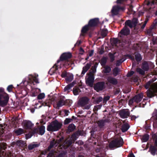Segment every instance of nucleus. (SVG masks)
Returning <instances> with one entry per match:
<instances>
[{"mask_svg": "<svg viewBox=\"0 0 157 157\" xmlns=\"http://www.w3.org/2000/svg\"><path fill=\"white\" fill-rule=\"evenodd\" d=\"M72 57V54L70 52H65L63 53L59 57V59H58L57 61V63H58L60 61L63 62L65 60H68Z\"/></svg>", "mask_w": 157, "mask_h": 157, "instance_id": "7", "label": "nucleus"}, {"mask_svg": "<svg viewBox=\"0 0 157 157\" xmlns=\"http://www.w3.org/2000/svg\"><path fill=\"white\" fill-rule=\"evenodd\" d=\"M99 20H89L87 25L90 27H95L97 25Z\"/></svg>", "mask_w": 157, "mask_h": 157, "instance_id": "26", "label": "nucleus"}, {"mask_svg": "<svg viewBox=\"0 0 157 157\" xmlns=\"http://www.w3.org/2000/svg\"><path fill=\"white\" fill-rule=\"evenodd\" d=\"M120 71V69L118 67H114L113 70V73L114 76H117Z\"/></svg>", "mask_w": 157, "mask_h": 157, "instance_id": "36", "label": "nucleus"}, {"mask_svg": "<svg viewBox=\"0 0 157 157\" xmlns=\"http://www.w3.org/2000/svg\"><path fill=\"white\" fill-rule=\"evenodd\" d=\"M128 0H117V5L113 6L111 10L110 17H114L115 16L119 17L125 10V2Z\"/></svg>", "mask_w": 157, "mask_h": 157, "instance_id": "1", "label": "nucleus"}, {"mask_svg": "<svg viewBox=\"0 0 157 157\" xmlns=\"http://www.w3.org/2000/svg\"><path fill=\"white\" fill-rule=\"evenodd\" d=\"M102 100V98L101 97H99L96 99L95 101L97 104H99V102L101 101Z\"/></svg>", "mask_w": 157, "mask_h": 157, "instance_id": "61", "label": "nucleus"}, {"mask_svg": "<svg viewBox=\"0 0 157 157\" xmlns=\"http://www.w3.org/2000/svg\"><path fill=\"white\" fill-rule=\"evenodd\" d=\"M107 61V59L106 57L103 56L101 58L100 63L102 67L105 66H106V64Z\"/></svg>", "mask_w": 157, "mask_h": 157, "instance_id": "38", "label": "nucleus"}, {"mask_svg": "<svg viewBox=\"0 0 157 157\" xmlns=\"http://www.w3.org/2000/svg\"><path fill=\"white\" fill-rule=\"evenodd\" d=\"M24 132L23 129L21 128H19L18 129L14 131V132L17 135H19L22 134Z\"/></svg>", "mask_w": 157, "mask_h": 157, "instance_id": "42", "label": "nucleus"}, {"mask_svg": "<svg viewBox=\"0 0 157 157\" xmlns=\"http://www.w3.org/2000/svg\"><path fill=\"white\" fill-rule=\"evenodd\" d=\"M137 103V94L130 99L128 101V105H134L135 103Z\"/></svg>", "mask_w": 157, "mask_h": 157, "instance_id": "21", "label": "nucleus"}, {"mask_svg": "<svg viewBox=\"0 0 157 157\" xmlns=\"http://www.w3.org/2000/svg\"><path fill=\"white\" fill-rule=\"evenodd\" d=\"M33 124L30 121H26L24 122V126L26 129H31L33 127Z\"/></svg>", "mask_w": 157, "mask_h": 157, "instance_id": "20", "label": "nucleus"}, {"mask_svg": "<svg viewBox=\"0 0 157 157\" xmlns=\"http://www.w3.org/2000/svg\"><path fill=\"white\" fill-rule=\"evenodd\" d=\"M96 67L95 66H93L91 68V70H92V72L93 74V73H95L96 72Z\"/></svg>", "mask_w": 157, "mask_h": 157, "instance_id": "64", "label": "nucleus"}, {"mask_svg": "<svg viewBox=\"0 0 157 157\" xmlns=\"http://www.w3.org/2000/svg\"><path fill=\"white\" fill-rule=\"evenodd\" d=\"M45 126L42 125L39 128V134L41 135H43L45 132Z\"/></svg>", "mask_w": 157, "mask_h": 157, "instance_id": "39", "label": "nucleus"}, {"mask_svg": "<svg viewBox=\"0 0 157 157\" xmlns=\"http://www.w3.org/2000/svg\"><path fill=\"white\" fill-rule=\"evenodd\" d=\"M76 128V126L73 123L71 124L68 125L67 128L66 130V132L67 134H70L71 132H73Z\"/></svg>", "mask_w": 157, "mask_h": 157, "instance_id": "18", "label": "nucleus"}, {"mask_svg": "<svg viewBox=\"0 0 157 157\" xmlns=\"http://www.w3.org/2000/svg\"><path fill=\"white\" fill-rule=\"evenodd\" d=\"M29 80L30 82H33V81H34L36 83H39V82L38 81V79L36 77H33L32 76V78H29Z\"/></svg>", "mask_w": 157, "mask_h": 157, "instance_id": "46", "label": "nucleus"}, {"mask_svg": "<svg viewBox=\"0 0 157 157\" xmlns=\"http://www.w3.org/2000/svg\"><path fill=\"white\" fill-rule=\"evenodd\" d=\"M126 59L124 56V57L117 60V62H119L120 64H121L122 62H124Z\"/></svg>", "mask_w": 157, "mask_h": 157, "instance_id": "63", "label": "nucleus"}, {"mask_svg": "<svg viewBox=\"0 0 157 157\" xmlns=\"http://www.w3.org/2000/svg\"><path fill=\"white\" fill-rule=\"evenodd\" d=\"M72 121V119L71 118H67L64 120L63 124L64 125H66L68 124Z\"/></svg>", "mask_w": 157, "mask_h": 157, "instance_id": "48", "label": "nucleus"}, {"mask_svg": "<svg viewBox=\"0 0 157 157\" xmlns=\"http://www.w3.org/2000/svg\"><path fill=\"white\" fill-rule=\"evenodd\" d=\"M149 138V136L148 134H146L143 136V140L144 142H146L148 140Z\"/></svg>", "mask_w": 157, "mask_h": 157, "instance_id": "50", "label": "nucleus"}, {"mask_svg": "<svg viewBox=\"0 0 157 157\" xmlns=\"http://www.w3.org/2000/svg\"><path fill=\"white\" fill-rule=\"evenodd\" d=\"M132 21L131 20H126L124 26H128L131 28H134L135 29L137 24V20H135V21H133V20Z\"/></svg>", "mask_w": 157, "mask_h": 157, "instance_id": "11", "label": "nucleus"}, {"mask_svg": "<svg viewBox=\"0 0 157 157\" xmlns=\"http://www.w3.org/2000/svg\"><path fill=\"white\" fill-rule=\"evenodd\" d=\"M107 32L106 30H103L101 33V35L103 38L105 37L107 35Z\"/></svg>", "mask_w": 157, "mask_h": 157, "instance_id": "53", "label": "nucleus"}, {"mask_svg": "<svg viewBox=\"0 0 157 157\" xmlns=\"http://www.w3.org/2000/svg\"><path fill=\"white\" fill-rule=\"evenodd\" d=\"M124 144L122 138L120 136L111 141L109 144V147L110 149L118 148L122 146Z\"/></svg>", "mask_w": 157, "mask_h": 157, "instance_id": "3", "label": "nucleus"}, {"mask_svg": "<svg viewBox=\"0 0 157 157\" xmlns=\"http://www.w3.org/2000/svg\"><path fill=\"white\" fill-rule=\"evenodd\" d=\"M64 63H63V66L65 67H66L69 66L71 63V62L69 61L68 60H67L64 61Z\"/></svg>", "mask_w": 157, "mask_h": 157, "instance_id": "45", "label": "nucleus"}, {"mask_svg": "<svg viewBox=\"0 0 157 157\" xmlns=\"http://www.w3.org/2000/svg\"><path fill=\"white\" fill-rule=\"evenodd\" d=\"M57 139L56 140V142L57 143L58 145L59 144H62V145H63L64 142V138L63 136H61L59 137V136L57 137Z\"/></svg>", "mask_w": 157, "mask_h": 157, "instance_id": "32", "label": "nucleus"}, {"mask_svg": "<svg viewBox=\"0 0 157 157\" xmlns=\"http://www.w3.org/2000/svg\"><path fill=\"white\" fill-rule=\"evenodd\" d=\"M145 71H144L142 69L138 68V73H139V74L141 75H144L145 74Z\"/></svg>", "mask_w": 157, "mask_h": 157, "instance_id": "52", "label": "nucleus"}, {"mask_svg": "<svg viewBox=\"0 0 157 157\" xmlns=\"http://www.w3.org/2000/svg\"><path fill=\"white\" fill-rule=\"evenodd\" d=\"M119 40L117 38H113L111 40V42L112 44L116 46L118 43Z\"/></svg>", "mask_w": 157, "mask_h": 157, "instance_id": "41", "label": "nucleus"}, {"mask_svg": "<svg viewBox=\"0 0 157 157\" xmlns=\"http://www.w3.org/2000/svg\"><path fill=\"white\" fill-rule=\"evenodd\" d=\"M81 134V131L78 130L76 131L75 133H74L72 135V136L73 137H76L77 136H78L79 135H80Z\"/></svg>", "mask_w": 157, "mask_h": 157, "instance_id": "55", "label": "nucleus"}, {"mask_svg": "<svg viewBox=\"0 0 157 157\" xmlns=\"http://www.w3.org/2000/svg\"><path fill=\"white\" fill-rule=\"evenodd\" d=\"M73 79V75L72 74H68L65 79L67 83L71 82Z\"/></svg>", "mask_w": 157, "mask_h": 157, "instance_id": "33", "label": "nucleus"}, {"mask_svg": "<svg viewBox=\"0 0 157 157\" xmlns=\"http://www.w3.org/2000/svg\"><path fill=\"white\" fill-rule=\"evenodd\" d=\"M45 96V94L44 93H40L37 96V99L41 100L44 98Z\"/></svg>", "mask_w": 157, "mask_h": 157, "instance_id": "47", "label": "nucleus"}, {"mask_svg": "<svg viewBox=\"0 0 157 157\" xmlns=\"http://www.w3.org/2000/svg\"><path fill=\"white\" fill-rule=\"evenodd\" d=\"M156 93H157V90L153 88L148 89L146 92L147 95L149 98L156 96Z\"/></svg>", "mask_w": 157, "mask_h": 157, "instance_id": "12", "label": "nucleus"}, {"mask_svg": "<svg viewBox=\"0 0 157 157\" xmlns=\"http://www.w3.org/2000/svg\"><path fill=\"white\" fill-rule=\"evenodd\" d=\"M68 75V74L67 72H66V71H63L62 72L61 76V77L62 78H65L67 77Z\"/></svg>", "mask_w": 157, "mask_h": 157, "instance_id": "54", "label": "nucleus"}, {"mask_svg": "<svg viewBox=\"0 0 157 157\" xmlns=\"http://www.w3.org/2000/svg\"><path fill=\"white\" fill-rule=\"evenodd\" d=\"M9 99L8 94L6 93H0V106L4 107L7 104Z\"/></svg>", "mask_w": 157, "mask_h": 157, "instance_id": "5", "label": "nucleus"}, {"mask_svg": "<svg viewBox=\"0 0 157 157\" xmlns=\"http://www.w3.org/2000/svg\"><path fill=\"white\" fill-rule=\"evenodd\" d=\"M143 97L142 93L138 94V103L140 101Z\"/></svg>", "mask_w": 157, "mask_h": 157, "instance_id": "56", "label": "nucleus"}, {"mask_svg": "<svg viewBox=\"0 0 157 157\" xmlns=\"http://www.w3.org/2000/svg\"><path fill=\"white\" fill-rule=\"evenodd\" d=\"M6 147L5 143H0V157H9V155L5 152Z\"/></svg>", "mask_w": 157, "mask_h": 157, "instance_id": "8", "label": "nucleus"}, {"mask_svg": "<svg viewBox=\"0 0 157 157\" xmlns=\"http://www.w3.org/2000/svg\"><path fill=\"white\" fill-rule=\"evenodd\" d=\"M149 151L153 155H155L157 152V148L154 146L151 145L149 148Z\"/></svg>", "mask_w": 157, "mask_h": 157, "instance_id": "29", "label": "nucleus"}, {"mask_svg": "<svg viewBox=\"0 0 157 157\" xmlns=\"http://www.w3.org/2000/svg\"><path fill=\"white\" fill-rule=\"evenodd\" d=\"M136 72H137V66L135 68L133 63L131 71L128 72L126 75L128 77H131L130 79L131 82H137V75H136Z\"/></svg>", "mask_w": 157, "mask_h": 157, "instance_id": "4", "label": "nucleus"}, {"mask_svg": "<svg viewBox=\"0 0 157 157\" xmlns=\"http://www.w3.org/2000/svg\"><path fill=\"white\" fill-rule=\"evenodd\" d=\"M62 126V123L56 120L51 122L47 127V130L49 132L57 131L61 129Z\"/></svg>", "mask_w": 157, "mask_h": 157, "instance_id": "2", "label": "nucleus"}, {"mask_svg": "<svg viewBox=\"0 0 157 157\" xmlns=\"http://www.w3.org/2000/svg\"><path fill=\"white\" fill-rule=\"evenodd\" d=\"M89 29V27L88 25H86L83 27L81 30V35L82 36L85 35V34L86 33Z\"/></svg>", "mask_w": 157, "mask_h": 157, "instance_id": "30", "label": "nucleus"}, {"mask_svg": "<svg viewBox=\"0 0 157 157\" xmlns=\"http://www.w3.org/2000/svg\"><path fill=\"white\" fill-rule=\"evenodd\" d=\"M64 100L65 97L64 96H61L59 101L57 103V107L59 108L64 105Z\"/></svg>", "mask_w": 157, "mask_h": 157, "instance_id": "19", "label": "nucleus"}, {"mask_svg": "<svg viewBox=\"0 0 157 157\" xmlns=\"http://www.w3.org/2000/svg\"><path fill=\"white\" fill-rule=\"evenodd\" d=\"M72 103V101L71 100L69 99H66L64 100V105L68 106H70L71 105V104Z\"/></svg>", "mask_w": 157, "mask_h": 157, "instance_id": "40", "label": "nucleus"}, {"mask_svg": "<svg viewBox=\"0 0 157 157\" xmlns=\"http://www.w3.org/2000/svg\"><path fill=\"white\" fill-rule=\"evenodd\" d=\"M151 81H149L147 83H146L145 85V88L147 89H148L151 85Z\"/></svg>", "mask_w": 157, "mask_h": 157, "instance_id": "57", "label": "nucleus"}, {"mask_svg": "<svg viewBox=\"0 0 157 157\" xmlns=\"http://www.w3.org/2000/svg\"><path fill=\"white\" fill-rule=\"evenodd\" d=\"M38 132V129L37 128H34L30 132V133L32 135V136L34 135L35 134L37 133Z\"/></svg>", "mask_w": 157, "mask_h": 157, "instance_id": "49", "label": "nucleus"}, {"mask_svg": "<svg viewBox=\"0 0 157 157\" xmlns=\"http://www.w3.org/2000/svg\"><path fill=\"white\" fill-rule=\"evenodd\" d=\"M130 30L126 26H124L119 32L121 35L127 36L129 34Z\"/></svg>", "mask_w": 157, "mask_h": 157, "instance_id": "15", "label": "nucleus"}, {"mask_svg": "<svg viewBox=\"0 0 157 157\" xmlns=\"http://www.w3.org/2000/svg\"><path fill=\"white\" fill-rule=\"evenodd\" d=\"M72 144V141L71 140H69L65 141H64L63 143L64 144L63 145V147L64 148H66L70 146Z\"/></svg>", "mask_w": 157, "mask_h": 157, "instance_id": "28", "label": "nucleus"}, {"mask_svg": "<svg viewBox=\"0 0 157 157\" xmlns=\"http://www.w3.org/2000/svg\"><path fill=\"white\" fill-rule=\"evenodd\" d=\"M142 69L145 71H147L149 69V66L147 62L143 61L141 66Z\"/></svg>", "mask_w": 157, "mask_h": 157, "instance_id": "22", "label": "nucleus"}, {"mask_svg": "<svg viewBox=\"0 0 157 157\" xmlns=\"http://www.w3.org/2000/svg\"><path fill=\"white\" fill-rule=\"evenodd\" d=\"M156 4H157V0H148L146 3L147 5L148 6Z\"/></svg>", "mask_w": 157, "mask_h": 157, "instance_id": "34", "label": "nucleus"}, {"mask_svg": "<svg viewBox=\"0 0 157 157\" xmlns=\"http://www.w3.org/2000/svg\"><path fill=\"white\" fill-rule=\"evenodd\" d=\"M13 87L12 85H9L7 87V90L9 92H10L12 91L13 88Z\"/></svg>", "mask_w": 157, "mask_h": 157, "instance_id": "60", "label": "nucleus"}, {"mask_svg": "<svg viewBox=\"0 0 157 157\" xmlns=\"http://www.w3.org/2000/svg\"><path fill=\"white\" fill-rule=\"evenodd\" d=\"M135 54H133L131 55L130 54H126L124 55V57L126 58L127 57H128V58L132 60H134L135 58L134 55Z\"/></svg>", "mask_w": 157, "mask_h": 157, "instance_id": "43", "label": "nucleus"}, {"mask_svg": "<svg viewBox=\"0 0 157 157\" xmlns=\"http://www.w3.org/2000/svg\"><path fill=\"white\" fill-rule=\"evenodd\" d=\"M148 20H145L144 22H141L140 24H138V30L140 31H142L145 27L146 24Z\"/></svg>", "mask_w": 157, "mask_h": 157, "instance_id": "27", "label": "nucleus"}, {"mask_svg": "<svg viewBox=\"0 0 157 157\" xmlns=\"http://www.w3.org/2000/svg\"><path fill=\"white\" fill-rule=\"evenodd\" d=\"M39 145L40 144H31L28 145V148L29 150H32L35 148L38 147Z\"/></svg>", "mask_w": 157, "mask_h": 157, "instance_id": "35", "label": "nucleus"}, {"mask_svg": "<svg viewBox=\"0 0 157 157\" xmlns=\"http://www.w3.org/2000/svg\"><path fill=\"white\" fill-rule=\"evenodd\" d=\"M157 20L156 21H154L152 24L151 25L150 28L153 30L157 26Z\"/></svg>", "mask_w": 157, "mask_h": 157, "instance_id": "51", "label": "nucleus"}, {"mask_svg": "<svg viewBox=\"0 0 157 157\" xmlns=\"http://www.w3.org/2000/svg\"><path fill=\"white\" fill-rule=\"evenodd\" d=\"M110 98V97L109 96H105L103 100V103H105L106 101H108Z\"/></svg>", "mask_w": 157, "mask_h": 157, "instance_id": "59", "label": "nucleus"}, {"mask_svg": "<svg viewBox=\"0 0 157 157\" xmlns=\"http://www.w3.org/2000/svg\"><path fill=\"white\" fill-rule=\"evenodd\" d=\"M80 92H81V91L78 87H75L73 88V92L74 95H78Z\"/></svg>", "mask_w": 157, "mask_h": 157, "instance_id": "37", "label": "nucleus"}, {"mask_svg": "<svg viewBox=\"0 0 157 157\" xmlns=\"http://www.w3.org/2000/svg\"><path fill=\"white\" fill-rule=\"evenodd\" d=\"M152 29L150 28L149 29H148L147 31V33L150 36H151L153 35Z\"/></svg>", "mask_w": 157, "mask_h": 157, "instance_id": "58", "label": "nucleus"}, {"mask_svg": "<svg viewBox=\"0 0 157 157\" xmlns=\"http://www.w3.org/2000/svg\"><path fill=\"white\" fill-rule=\"evenodd\" d=\"M108 81L107 82H106V84L108 86L109 85H109H116L118 83V81L117 79L111 76H109L107 78Z\"/></svg>", "mask_w": 157, "mask_h": 157, "instance_id": "10", "label": "nucleus"}, {"mask_svg": "<svg viewBox=\"0 0 157 157\" xmlns=\"http://www.w3.org/2000/svg\"><path fill=\"white\" fill-rule=\"evenodd\" d=\"M58 70V66L57 65V63H56L50 70L49 71V73L51 75H52L53 74L56 73Z\"/></svg>", "mask_w": 157, "mask_h": 157, "instance_id": "25", "label": "nucleus"}, {"mask_svg": "<svg viewBox=\"0 0 157 157\" xmlns=\"http://www.w3.org/2000/svg\"><path fill=\"white\" fill-rule=\"evenodd\" d=\"M103 67L104 69L103 70V72L104 73H109L111 71V67L109 65H106Z\"/></svg>", "mask_w": 157, "mask_h": 157, "instance_id": "31", "label": "nucleus"}, {"mask_svg": "<svg viewBox=\"0 0 157 157\" xmlns=\"http://www.w3.org/2000/svg\"><path fill=\"white\" fill-rule=\"evenodd\" d=\"M153 116L154 117L155 119L157 120V109H155L153 113Z\"/></svg>", "mask_w": 157, "mask_h": 157, "instance_id": "62", "label": "nucleus"}, {"mask_svg": "<svg viewBox=\"0 0 157 157\" xmlns=\"http://www.w3.org/2000/svg\"><path fill=\"white\" fill-rule=\"evenodd\" d=\"M88 78L86 81V83L88 86L92 87L94 80V75L92 72H90L88 74Z\"/></svg>", "mask_w": 157, "mask_h": 157, "instance_id": "9", "label": "nucleus"}, {"mask_svg": "<svg viewBox=\"0 0 157 157\" xmlns=\"http://www.w3.org/2000/svg\"><path fill=\"white\" fill-rule=\"evenodd\" d=\"M89 100L86 97H83L79 100V103L82 106H84L88 103Z\"/></svg>", "mask_w": 157, "mask_h": 157, "instance_id": "14", "label": "nucleus"}, {"mask_svg": "<svg viewBox=\"0 0 157 157\" xmlns=\"http://www.w3.org/2000/svg\"><path fill=\"white\" fill-rule=\"evenodd\" d=\"M105 88V83L103 81L98 82L94 86V89L98 92L103 90Z\"/></svg>", "mask_w": 157, "mask_h": 157, "instance_id": "6", "label": "nucleus"}, {"mask_svg": "<svg viewBox=\"0 0 157 157\" xmlns=\"http://www.w3.org/2000/svg\"><path fill=\"white\" fill-rule=\"evenodd\" d=\"M58 146L57 143L56 141V140L55 139L50 142V144L48 146L47 148V150L48 151H49L53 147H55Z\"/></svg>", "mask_w": 157, "mask_h": 157, "instance_id": "16", "label": "nucleus"}, {"mask_svg": "<svg viewBox=\"0 0 157 157\" xmlns=\"http://www.w3.org/2000/svg\"><path fill=\"white\" fill-rule=\"evenodd\" d=\"M108 122L107 120H100L97 121V123L100 128H102L105 125V123Z\"/></svg>", "mask_w": 157, "mask_h": 157, "instance_id": "23", "label": "nucleus"}, {"mask_svg": "<svg viewBox=\"0 0 157 157\" xmlns=\"http://www.w3.org/2000/svg\"><path fill=\"white\" fill-rule=\"evenodd\" d=\"M75 84V82L74 81L66 86L64 89V92H67V93H69L71 90V89L73 87Z\"/></svg>", "mask_w": 157, "mask_h": 157, "instance_id": "17", "label": "nucleus"}, {"mask_svg": "<svg viewBox=\"0 0 157 157\" xmlns=\"http://www.w3.org/2000/svg\"><path fill=\"white\" fill-rule=\"evenodd\" d=\"M109 58L110 59V62H113L115 59L114 54H113L111 52L109 53Z\"/></svg>", "mask_w": 157, "mask_h": 157, "instance_id": "44", "label": "nucleus"}, {"mask_svg": "<svg viewBox=\"0 0 157 157\" xmlns=\"http://www.w3.org/2000/svg\"><path fill=\"white\" fill-rule=\"evenodd\" d=\"M129 112L127 109H123L120 111L119 113L121 117L122 118H125L129 116Z\"/></svg>", "mask_w": 157, "mask_h": 157, "instance_id": "13", "label": "nucleus"}, {"mask_svg": "<svg viewBox=\"0 0 157 157\" xmlns=\"http://www.w3.org/2000/svg\"><path fill=\"white\" fill-rule=\"evenodd\" d=\"M130 127L129 124L127 123H125L123 124L121 128V131L124 132H126Z\"/></svg>", "mask_w": 157, "mask_h": 157, "instance_id": "24", "label": "nucleus"}]
</instances>
